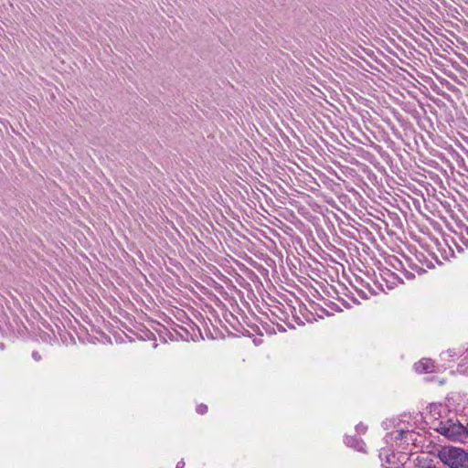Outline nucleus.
Segmentation results:
<instances>
[{
	"instance_id": "nucleus-1",
	"label": "nucleus",
	"mask_w": 468,
	"mask_h": 468,
	"mask_svg": "<svg viewBox=\"0 0 468 468\" xmlns=\"http://www.w3.org/2000/svg\"><path fill=\"white\" fill-rule=\"evenodd\" d=\"M438 456L449 468H468V452L462 448L444 446Z\"/></svg>"
},
{
	"instance_id": "nucleus-2",
	"label": "nucleus",
	"mask_w": 468,
	"mask_h": 468,
	"mask_svg": "<svg viewBox=\"0 0 468 468\" xmlns=\"http://www.w3.org/2000/svg\"><path fill=\"white\" fill-rule=\"evenodd\" d=\"M437 431L449 440L463 443L466 442L465 426L459 421L449 420L444 422H440Z\"/></svg>"
},
{
	"instance_id": "nucleus-3",
	"label": "nucleus",
	"mask_w": 468,
	"mask_h": 468,
	"mask_svg": "<svg viewBox=\"0 0 468 468\" xmlns=\"http://www.w3.org/2000/svg\"><path fill=\"white\" fill-rule=\"evenodd\" d=\"M394 435L396 440L400 441V445H409L410 443L417 444L421 442L419 441L420 435L414 431V424L406 425L402 420L397 425V430L389 435L391 440Z\"/></svg>"
},
{
	"instance_id": "nucleus-4",
	"label": "nucleus",
	"mask_w": 468,
	"mask_h": 468,
	"mask_svg": "<svg viewBox=\"0 0 468 468\" xmlns=\"http://www.w3.org/2000/svg\"><path fill=\"white\" fill-rule=\"evenodd\" d=\"M414 240L420 244L430 254L435 255L436 253V236H412Z\"/></svg>"
},
{
	"instance_id": "nucleus-5",
	"label": "nucleus",
	"mask_w": 468,
	"mask_h": 468,
	"mask_svg": "<svg viewBox=\"0 0 468 468\" xmlns=\"http://www.w3.org/2000/svg\"><path fill=\"white\" fill-rule=\"evenodd\" d=\"M436 251L440 252L442 256L447 257L449 254H453V247L448 236L436 237Z\"/></svg>"
},
{
	"instance_id": "nucleus-6",
	"label": "nucleus",
	"mask_w": 468,
	"mask_h": 468,
	"mask_svg": "<svg viewBox=\"0 0 468 468\" xmlns=\"http://www.w3.org/2000/svg\"><path fill=\"white\" fill-rule=\"evenodd\" d=\"M436 251L440 252L442 256L447 257L449 254H453V247L448 236L436 237Z\"/></svg>"
},
{
	"instance_id": "nucleus-7",
	"label": "nucleus",
	"mask_w": 468,
	"mask_h": 468,
	"mask_svg": "<svg viewBox=\"0 0 468 468\" xmlns=\"http://www.w3.org/2000/svg\"><path fill=\"white\" fill-rule=\"evenodd\" d=\"M379 457L385 468H399L402 463L399 458H397L393 452L389 453L388 450H382L379 453Z\"/></svg>"
},
{
	"instance_id": "nucleus-8",
	"label": "nucleus",
	"mask_w": 468,
	"mask_h": 468,
	"mask_svg": "<svg viewBox=\"0 0 468 468\" xmlns=\"http://www.w3.org/2000/svg\"><path fill=\"white\" fill-rule=\"evenodd\" d=\"M414 368L420 374L432 372L434 370V363L430 358H423L415 363Z\"/></svg>"
},
{
	"instance_id": "nucleus-9",
	"label": "nucleus",
	"mask_w": 468,
	"mask_h": 468,
	"mask_svg": "<svg viewBox=\"0 0 468 468\" xmlns=\"http://www.w3.org/2000/svg\"><path fill=\"white\" fill-rule=\"evenodd\" d=\"M450 240L459 252H463L465 249H468V238L466 236H448Z\"/></svg>"
},
{
	"instance_id": "nucleus-10",
	"label": "nucleus",
	"mask_w": 468,
	"mask_h": 468,
	"mask_svg": "<svg viewBox=\"0 0 468 468\" xmlns=\"http://www.w3.org/2000/svg\"><path fill=\"white\" fill-rule=\"evenodd\" d=\"M345 443L348 447H352L358 452H365V443L364 441L356 436H346L345 439Z\"/></svg>"
},
{
	"instance_id": "nucleus-11",
	"label": "nucleus",
	"mask_w": 468,
	"mask_h": 468,
	"mask_svg": "<svg viewBox=\"0 0 468 468\" xmlns=\"http://www.w3.org/2000/svg\"><path fill=\"white\" fill-rule=\"evenodd\" d=\"M361 239H363L365 238V239L368 242H370V244L372 246H374L378 251H381L383 253H386L383 246L377 240V239L375 238V236H369V235H367V236H359Z\"/></svg>"
},
{
	"instance_id": "nucleus-12",
	"label": "nucleus",
	"mask_w": 468,
	"mask_h": 468,
	"mask_svg": "<svg viewBox=\"0 0 468 468\" xmlns=\"http://www.w3.org/2000/svg\"><path fill=\"white\" fill-rule=\"evenodd\" d=\"M327 237L328 236H323V235H320L318 236V238L320 239L321 242L324 244V246L328 250H331V251H335V252H338L340 251L339 249H336L335 245L332 244L328 239H327Z\"/></svg>"
},
{
	"instance_id": "nucleus-13",
	"label": "nucleus",
	"mask_w": 468,
	"mask_h": 468,
	"mask_svg": "<svg viewBox=\"0 0 468 468\" xmlns=\"http://www.w3.org/2000/svg\"><path fill=\"white\" fill-rule=\"evenodd\" d=\"M416 460L420 464L423 463V465H421L422 468H434V466L431 465V460H429L427 457L418 456Z\"/></svg>"
},
{
	"instance_id": "nucleus-14",
	"label": "nucleus",
	"mask_w": 468,
	"mask_h": 468,
	"mask_svg": "<svg viewBox=\"0 0 468 468\" xmlns=\"http://www.w3.org/2000/svg\"><path fill=\"white\" fill-rule=\"evenodd\" d=\"M198 414H205L207 411V406L205 404H199L196 409Z\"/></svg>"
},
{
	"instance_id": "nucleus-15",
	"label": "nucleus",
	"mask_w": 468,
	"mask_h": 468,
	"mask_svg": "<svg viewBox=\"0 0 468 468\" xmlns=\"http://www.w3.org/2000/svg\"><path fill=\"white\" fill-rule=\"evenodd\" d=\"M356 430L358 433H365L367 431V426L362 423L356 425Z\"/></svg>"
},
{
	"instance_id": "nucleus-16",
	"label": "nucleus",
	"mask_w": 468,
	"mask_h": 468,
	"mask_svg": "<svg viewBox=\"0 0 468 468\" xmlns=\"http://www.w3.org/2000/svg\"><path fill=\"white\" fill-rule=\"evenodd\" d=\"M32 357L35 361H40V359H41V356L39 355V353L37 351L32 352Z\"/></svg>"
},
{
	"instance_id": "nucleus-17",
	"label": "nucleus",
	"mask_w": 468,
	"mask_h": 468,
	"mask_svg": "<svg viewBox=\"0 0 468 468\" xmlns=\"http://www.w3.org/2000/svg\"><path fill=\"white\" fill-rule=\"evenodd\" d=\"M405 276L408 278V279H413L414 278V274L410 272V271H406L405 273Z\"/></svg>"
},
{
	"instance_id": "nucleus-18",
	"label": "nucleus",
	"mask_w": 468,
	"mask_h": 468,
	"mask_svg": "<svg viewBox=\"0 0 468 468\" xmlns=\"http://www.w3.org/2000/svg\"><path fill=\"white\" fill-rule=\"evenodd\" d=\"M184 466H185L184 461H180V462L177 463L176 468H184Z\"/></svg>"
},
{
	"instance_id": "nucleus-19",
	"label": "nucleus",
	"mask_w": 468,
	"mask_h": 468,
	"mask_svg": "<svg viewBox=\"0 0 468 468\" xmlns=\"http://www.w3.org/2000/svg\"><path fill=\"white\" fill-rule=\"evenodd\" d=\"M229 239L232 240V239H233V236H231V235H229L228 237H227V236H224V241H225V242H228V241H229Z\"/></svg>"
},
{
	"instance_id": "nucleus-20",
	"label": "nucleus",
	"mask_w": 468,
	"mask_h": 468,
	"mask_svg": "<svg viewBox=\"0 0 468 468\" xmlns=\"http://www.w3.org/2000/svg\"><path fill=\"white\" fill-rule=\"evenodd\" d=\"M378 239H379V240H380L382 243L386 244V241H385V236L379 235V236H378Z\"/></svg>"
},
{
	"instance_id": "nucleus-21",
	"label": "nucleus",
	"mask_w": 468,
	"mask_h": 468,
	"mask_svg": "<svg viewBox=\"0 0 468 468\" xmlns=\"http://www.w3.org/2000/svg\"><path fill=\"white\" fill-rule=\"evenodd\" d=\"M465 433H466V442H468V421H467V424L465 426Z\"/></svg>"
},
{
	"instance_id": "nucleus-22",
	"label": "nucleus",
	"mask_w": 468,
	"mask_h": 468,
	"mask_svg": "<svg viewBox=\"0 0 468 468\" xmlns=\"http://www.w3.org/2000/svg\"><path fill=\"white\" fill-rule=\"evenodd\" d=\"M359 293L361 294L362 297L368 298L367 295L363 291H359Z\"/></svg>"
},
{
	"instance_id": "nucleus-23",
	"label": "nucleus",
	"mask_w": 468,
	"mask_h": 468,
	"mask_svg": "<svg viewBox=\"0 0 468 468\" xmlns=\"http://www.w3.org/2000/svg\"><path fill=\"white\" fill-rule=\"evenodd\" d=\"M334 241L338 242V239H340L339 236H333Z\"/></svg>"
},
{
	"instance_id": "nucleus-24",
	"label": "nucleus",
	"mask_w": 468,
	"mask_h": 468,
	"mask_svg": "<svg viewBox=\"0 0 468 468\" xmlns=\"http://www.w3.org/2000/svg\"><path fill=\"white\" fill-rule=\"evenodd\" d=\"M295 242H296V243H302V240L299 239V237H296V239H295Z\"/></svg>"
},
{
	"instance_id": "nucleus-25",
	"label": "nucleus",
	"mask_w": 468,
	"mask_h": 468,
	"mask_svg": "<svg viewBox=\"0 0 468 468\" xmlns=\"http://www.w3.org/2000/svg\"><path fill=\"white\" fill-rule=\"evenodd\" d=\"M0 348H1V349H3V348H4V344H3V343H1V344H0Z\"/></svg>"
},
{
	"instance_id": "nucleus-26",
	"label": "nucleus",
	"mask_w": 468,
	"mask_h": 468,
	"mask_svg": "<svg viewBox=\"0 0 468 468\" xmlns=\"http://www.w3.org/2000/svg\"><path fill=\"white\" fill-rule=\"evenodd\" d=\"M315 245L321 249V246L319 245V243L315 242Z\"/></svg>"
}]
</instances>
